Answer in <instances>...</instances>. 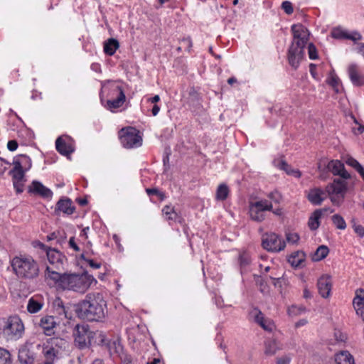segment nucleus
<instances>
[{
    "instance_id": "obj_1",
    "label": "nucleus",
    "mask_w": 364,
    "mask_h": 364,
    "mask_svg": "<svg viewBox=\"0 0 364 364\" xmlns=\"http://www.w3.org/2000/svg\"><path fill=\"white\" fill-rule=\"evenodd\" d=\"M75 311L80 318L102 321L107 314V304L102 294L89 293L75 305Z\"/></svg>"
},
{
    "instance_id": "obj_2",
    "label": "nucleus",
    "mask_w": 364,
    "mask_h": 364,
    "mask_svg": "<svg viewBox=\"0 0 364 364\" xmlns=\"http://www.w3.org/2000/svg\"><path fill=\"white\" fill-rule=\"evenodd\" d=\"M291 31L293 34V41L289 48L288 60L291 66L296 69L304 57V48L308 43L310 33L302 24L292 25Z\"/></svg>"
},
{
    "instance_id": "obj_3",
    "label": "nucleus",
    "mask_w": 364,
    "mask_h": 364,
    "mask_svg": "<svg viewBox=\"0 0 364 364\" xmlns=\"http://www.w3.org/2000/svg\"><path fill=\"white\" fill-rule=\"evenodd\" d=\"M11 266L13 272L20 279L33 281L40 274L39 265L31 257L15 256L11 260Z\"/></svg>"
},
{
    "instance_id": "obj_4",
    "label": "nucleus",
    "mask_w": 364,
    "mask_h": 364,
    "mask_svg": "<svg viewBox=\"0 0 364 364\" xmlns=\"http://www.w3.org/2000/svg\"><path fill=\"white\" fill-rule=\"evenodd\" d=\"M93 282H97L93 276L87 272L81 274L64 273L62 289L84 293Z\"/></svg>"
},
{
    "instance_id": "obj_5",
    "label": "nucleus",
    "mask_w": 364,
    "mask_h": 364,
    "mask_svg": "<svg viewBox=\"0 0 364 364\" xmlns=\"http://www.w3.org/2000/svg\"><path fill=\"white\" fill-rule=\"evenodd\" d=\"M4 323L3 332L9 339L16 340L22 336L24 326L18 316H10Z\"/></svg>"
},
{
    "instance_id": "obj_6",
    "label": "nucleus",
    "mask_w": 364,
    "mask_h": 364,
    "mask_svg": "<svg viewBox=\"0 0 364 364\" xmlns=\"http://www.w3.org/2000/svg\"><path fill=\"white\" fill-rule=\"evenodd\" d=\"M120 141L123 146L126 148H133L141 146L142 139L136 129L128 127L121 129Z\"/></svg>"
},
{
    "instance_id": "obj_7",
    "label": "nucleus",
    "mask_w": 364,
    "mask_h": 364,
    "mask_svg": "<svg viewBox=\"0 0 364 364\" xmlns=\"http://www.w3.org/2000/svg\"><path fill=\"white\" fill-rule=\"evenodd\" d=\"M14 168L9 171L12 177L14 187L17 193L23 191L24 184L26 181L25 178V171L21 168V165L18 161H13Z\"/></svg>"
},
{
    "instance_id": "obj_8",
    "label": "nucleus",
    "mask_w": 364,
    "mask_h": 364,
    "mask_svg": "<svg viewBox=\"0 0 364 364\" xmlns=\"http://www.w3.org/2000/svg\"><path fill=\"white\" fill-rule=\"evenodd\" d=\"M262 245L265 250L271 252H280L286 247L285 241L275 233L267 234L262 239Z\"/></svg>"
},
{
    "instance_id": "obj_9",
    "label": "nucleus",
    "mask_w": 364,
    "mask_h": 364,
    "mask_svg": "<svg viewBox=\"0 0 364 364\" xmlns=\"http://www.w3.org/2000/svg\"><path fill=\"white\" fill-rule=\"evenodd\" d=\"M90 331L87 325H76L73 336L75 345L80 349L89 347Z\"/></svg>"
},
{
    "instance_id": "obj_10",
    "label": "nucleus",
    "mask_w": 364,
    "mask_h": 364,
    "mask_svg": "<svg viewBox=\"0 0 364 364\" xmlns=\"http://www.w3.org/2000/svg\"><path fill=\"white\" fill-rule=\"evenodd\" d=\"M33 348L32 343H26L19 349L18 358L21 364H34L36 355Z\"/></svg>"
},
{
    "instance_id": "obj_11",
    "label": "nucleus",
    "mask_w": 364,
    "mask_h": 364,
    "mask_svg": "<svg viewBox=\"0 0 364 364\" xmlns=\"http://www.w3.org/2000/svg\"><path fill=\"white\" fill-rule=\"evenodd\" d=\"M47 257L50 263L49 266L55 267L56 269H63V262L66 258L60 252L55 249L50 248L47 251Z\"/></svg>"
},
{
    "instance_id": "obj_12",
    "label": "nucleus",
    "mask_w": 364,
    "mask_h": 364,
    "mask_svg": "<svg viewBox=\"0 0 364 364\" xmlns=\"http://www.w3.org/2000/svg\"><path fill=\"white\" fill-rule=\"evenodd\" d=\"M347 191V183L340 178L334 179L333 182L328 184L326 187V191L328 196L331 195H342V198H344V195Z\"/></svg>"
},
{
    "instance_id": "obj_13",
    "label": "nucleus",
    "mask_w": 364,
    "mask_h": 364,
    "mask_svg": "<svg viewBox=\"0 0 364 364\" xmlns=\"http://www.w3.org/2000/svg\"><path fill=\"white\" fill-rule=\"evenodd\" d=\"M28 192L35 195H38L44 198H50L53 192L48 188L44 186L41 182L33 181L28 186Z\"/></svg>"
},
{
    "instance_id": "obj_14",
    "label": "nucleus",
    "mask_w": 364,
    "mask_h": 364,
    "mask_svg": "<svg viewBox=\"0 0 364 364\" xmlns=\"http://www.w3.org/2000/svg\"><path fill=\"white\" fill-rule=\"evenodd\" d=\"M113 92L117 93L116 99L109 100L107 102V109H109L111 111H112L114 109L120 107L124 104L126 100V96L121 86H114Z\"/></svg>"
},
{
    "instance_id": "obj_15",
    "label": "nucleus",
    "mask_w": 364,
    "mask_h": 364,
    "mask_svg": "<svg viewBox=\"0 0 364 364\" xmlns=\"http://www.w3.org/2000/svg\"><path fill=\"white\" fill-rule=\"evenodd\" d=\"M327 192L319 188H314L309 191L307 198L311 203L315 205H319L327 197Z\"/></svg>"
},
{
    "instance_id": "obj_16",
    "label": "nucleus",
    "mask_w": 364,
    "mask_h": 364,
    "mask_svg": "<svg viewBox=\"0 0 364 364\" xmlns=\"http://www.w3.org/2000/svg\"><path fill=\"white\" fill-rule=\"evenodd\" d=\"M327 168L331 171L333 175L340 176L343 179L350 178V175L346 171L344 164L340 161H331L328 165Z\"/></svg>"
},
{
    "instance_id": "obj_17",
    "label": "nucleus",
    "mask_w": 364,
    "mask_h": 364,
    "mask_svg": "<svg viewBox=\"0 0 364 364\" xmlns=\"http://www.w3.org/2000/svg\"><path fill=\"white\" fill-rule=\"evenodd\" d=\"M60 269H56L51 266H47L45 271V277L46 279L53 281V284L62 288L64 274L58 272Z\"/></svg>"
},
{
    "instance_id": "obj_18",
    "label": "nucleus",
    "mask_w": 364,
    "mask_h": 364,
    "mask_svg": "<svg viewBox=\"0 0 364 364\" xmlns=\"http://www.w3.org/2000/svg\"><path fill=\"white\" fill-rule=\"evenodd\" d=\"M318 293L323 298H328L331 291V281L329 276H322L317 283Z\"/></svg>"
},
{
    "instance_id": "obj_19",
    "label": "nucleus",
    "mask_w": 364,
    "mask_h": 364,
    "mask_svg": "<svg viewBox=\"0 0 364 364\" xmlns=\"http://www.w3.org/2000/svg\"><path fill=\"white\" fill-rule=\"evenodd\" d=\"M348 73L353 85L359 87L364 85V76L359 72L356 64H350L348 66Z\"/></svg>"
},
{
    "instance_id": "obj_20",
    "label": "nucleus",
    "mask_w": 364,
    "mask_h": 364,
    "mask_svg": "<svg viewBox=\"0 0 364 364\" xmlns=\"http://www.w3.org/2000/svg\"><path fill=\"white\" fill-rule=\"evenodd\" d=\"M75 208L73 205L72 200L68 198H60L55 205V212H62L67 215H71L74 213Z\"/></svg>"
},
{
    "instance_id": "obj_21",
    "label": "nucleus",
    "mask_w": 364,
    "mask_h": 364,
    "mask_svg": "<svg viewBox=\"0 0 364 364\" xmlns=\"http://www.w3.org/2000/svg\"><path fill=\"white\" fill-rule=\"evenodd\" d=\"M68 136H59L55 141V148L57 151L63 156H68L74 151L73 148L70 144L66 142Z\"/></svg>"
},
{
    "instance_id": "obj_22",
    "label": "nucleus",
    "mask_w": 364,
    "mask_h": 364,
    "mask_svg": "<svg viewBox=\"0 0 364 364\" xmlns=\"http://www.w3.org/2000/svg\"><path fill=\"white\" fill-rule=\"evenodd\" d=\"M353 306L356 314L360 316L364 321V290L359 289L356 291V295L353 299Z\"/></svg>"
},
{
    "instance_id": "obj_23",
    "label": "nucleus",
    "mask_w": 364,
    "mask_h": 364,
    "mask_svg": "<svg viewBox=\"0 0 364 364\" xmlns=\"http://www.w3.org/2000/svg\"><path fill=\"white\" fill-rule=\"evenodd\" d=\"M107 340L105 334L100 331H90L89 346L91 345H107Z\"/></svg>"
},
{
    "instance_id": "obj_24",
    "label": "nucleus",
    "mask_w": 364,
    "mask_h": 364,
    "mask_svg": "<svg viewBox=\"0 0 364 364\" xmlns=\"http://www.w3.org/2000/svg\"><path fill=\"white\" fill-rule=\"evenodd\" d=\"M326 208L316 210L309 218L308 225L311 230H316L320 225L319 219L321 218L322 213L326 211Z\"/></svg>"
},
{
    "instance_id": "obj_25",
    "label": "nucleus",
    "mask_w": 364,
    "mask_h": 364,
    "mask_svg": "<svg viewBox=\"0 0 364 364\" xmlns=\"http://www.w3.org/2000/svg\"><path fill=\"white\" fill-rule=\"evenodd\" d=\"M119 47V43L114 38H109L104 43V51L108 55H112Z\"/></svg>"
},
{
    "instance_id": "obj_26",
    "label": "nucleus",
    "mask_w": 364,
    "mask_h": 364,
    "mask_svg": "<svg viewBox=\"0 0 364 364\" xmlns=\"http://www.w3.org/2000/svg\"><path fill=\"white\" fill-rule=\"evenodd\" d=\"M280 349L278 342L275 339H269L265 342L264 353L267 355H274Z\"/></svg>"
},
{
    "instance_id": "obj_27",
    "label": "nucleus",
    "mask_w": 364,
    "mask_h": 364,
    "mask_svg": "<svg viewBox=\"0 0 364 364\" xmlns=\"http://www.w3.org/2000/svg\"><path fill=\"white\" fill-rule=\"evenodd\" d=\"M55 324V318L52 316H46L41 318L39 325L46 331H50Z\"/></svg>"
},
{
    "instance_id": "obj_28",
    "label": "nucleus",
    "mask_w": 364,
    "mask_h": 364,
    "mask_svg": "<svg viewBox=\"0 0 364 364\" xmlns=\"http://www.w3.org/2000/svg\"><path fill=\"white\" fill-rule=\"evenodd\" d=\"M250 215L251 218L257 222H262L264 220V211L252 205H250Z\"/></svg>"
},
{
    "instance_id": "obj_29",
    "label": "nucleus",
    "mask_w": 364,
    "mask_h": 364,
    "mask_svg": "<svg viewBox=\"0 0 364 364\" xmlns=\"http://www.w3.org/2000/svg\"><path fill=\"white\" fill-rule=\"evenodd\" d=\"M338 364H354L353 356L348 351H343L337 355Z\"/></svg>"
},
{
    "instance_id": "obj_30",
    "label": "nucleus",
    "mask_w": 364,
    "mask_h": 364,
    "mask_svg": "<svg viewBox=\"0 0 364 364\" xmlns=\"http://www.w3.org/2000/svg\"><path fill=\"white\" fill-rule=\"evenodd\" d=\"M14 161H18L21 165V168L25 171H28L31 167V160L26 155L21 154L14 158Z\"/></svg>"
},
{
    "instance_id": "obj_31",
    "label": "nucleus",
    "mask_w": 364,
    "mask_h": 364,
    "mask_svg": "<svg viewBox=\"0 0 364 364\" xmlns=\"http://www.w3.org/2000/svg\"><path fill=\"white\" fill-rule=\"evenodd\" d=\"M346 163L355 169L364 180V167L356 159L353 157H349L346 161Z\"/></svg>"
},
{
    "instance_id": "obj_32",
    "label": "nucleus",
    "mask_w": 364,
    "mask_h": 364,
    "mask_svg": "<svg viewBox=\"0 0 364 364\" xmlns=\"http://www.w3.org/2000/svg\"><path fill=\"white\" fill-rule=\"evenodd\" d=\"M328 252L329 250L326 245H321L316 249L313 259L314 261H320L324 259L328 255Z\"/></svg>"
},
{
    "instance_id": "obj_33",
    "label": "nucleus",
    "mask_w": 364,
    "mask_h": 364,
    "mask_svg": "<svg viewBox=\"0 0 364 364\" xmlns=\"http://www.w3.org/2000/svg\"><path fill=\"white\" fill-rule=\"evenodd\" d=\"M304 255L303 252H296L289 257V262L292 267H298L304 261Z\"/></svg>"
},
{
    "instance_id": "obj_34",
    "label": "nucleus",
    "mask_w": 364,
    "mask_h": 364,
    "mask_svg": "<svg viewBox=\"0 0 364 364\" xmlns=\"http://www.w3.org/2000/svg\"><path fill=\"white\" fill-rule=\"evenodd\" d=\"M229 193L228 187L225 184H220L216 191V200H224L228 198Z\"/></svg>"
},
{
    "instance_id": "obj_35",
    "label": "nucleus",
    "mask_w": 364,
    "mask_h": 364,
    "mask_svg": "<svg viewBox=\"0 0 364 364\" xmlns=\"http://www.w3.org/2000/svg\"><path fill=\"white\" fill-rule=\"evenodd\" d=\"M43 304L41 302L35 300L33 298L29 299L27 310L31 313L34 314L39 311L42 309Z\"/></svg>"
},
{
    "instance_id": "obj_36",
    "label": "nucleus",
    "mask_w": 364,
    "mask_h": 364,
    "mask_svg": "<svg viewBox=\"0 0 364 364\" xmlns=\"http://www.w3.org/2000/svg\"><path fill=\"white\" fill-rule=\"evenodd\" d=\"M278 166L289 175H292L296 178L301 176V172L299 170L292 169L285 161H280Z\"/></svg>"
},
{
    "instance_id": "obj_37",
    "label": "nucleus",
    "mask_w": 364,
    "mask_h": 364,
    "mask_svg": "<svg viewBox=\"0 0 364 364\" xmlns=\"http://www.w3.org/2000/svg\"><path fill=\"white\" fill-rule=\"evenodd\" d=\"M333 224L339 230H345L346 228V223L343 218L338 215L335 214L331 218Z\"/></svg>"
},
{
    "instance_id": "obj_38",
    "label": "nucleus",
    "mask_w": 364,
    "mask_h": 364,
    "mask_svg": "<svg viewBox=\"0 0 364 364\" xmlns=\"http://www.w3.org/2000/svg\"><path fill=\"white\" fill-rule=\"evenodd\" d=\"M251 205L253 206L261 209L263 211L265 210H272V204L271 202L268 201L267 200H261L259 201H256L255 203H252Z\"/></svg>"
},
{
    "instance_id": "obj_39",
    "label": "nucleus",
    "mask_w": 364,
    "mask_h": 364,
    "mask_svg": "<svg viewBox=\"0 0 364 364\" xmlns=\"http://www.w3.org/2000/svg\"><path fill=\"white\" fill-rule=\"evenodd\" d=\"M54 305L57 308L56 309L58 311L59 314H63L65 318H70L68 309L63 305V302L60 299L58 298L57 299H55L54 301Z\"/></svg>"
},
{
    "instance_id": "obj_40",
    "label": "nucleus",
    "mask_w": 364,
    "mask_h": 364,
    "mask_svg": "<svg viewBox=\"0 0 364 364\" xmlns=\"http://www.w3.org/2000/svg\"><path fill=\"white\" fill-rule=\"evenodd\" d=\"M348 32L341 28H336L331 32V36L336 39H348Z\"/></svg>"
},
{
    "instance_id": "obj_41",
    "label": "nucleus",
    "mask_w": 364,
    "mask_h": 364,
    "mask_svg": "<svg viewBox=\"0 0 364 364\" xmlns=\"http://www.w3.org/2000/svg\"><path fill=\"white\" fill-rule=\"evenodd\" d=\"M239 262L242 269H245L251 262V259L248 253L242 252L239 256Z\"/></svg>"
},
{
    "instance_id": "obj_42",
    "label": "nucleus",
    "mask_w": 364,
    "mask_h": 364,
    "mask_svg": "<svg viewBox=\"0 0 364 364\" xmlns=\"http://www.w3.org/2000/svg\"><path fill=\"white\" fill-rule=\"evenodd\" d=\"M162 212L166 216V220H175L177 216V213L175 212L174 208L171 205H166L163 208Z\"/></svg>"
},
{
    "instance_id": "obj_43",
    "label": "nucleus",
    "mask_w": 364,
    "mask_h": 364,
    "mask_svg": "<svg viewBox=\"0 0 364 364\" xmlns=\"http://www.w3.org/2000/svg\"><path fill=\"white\" fill-rule=\"evenodd\" d=\"M11 355L8 350L0 348V364H9Z\"/></svg>"
},
{
    "instance_id": "obj_44",
    "label": "nucleus",
    "mask_w": 364,
    "mask_h": 364,
    "mask_svg": "<svg viewBox=\"0 0 364 364\" xmlns=\"http://www.w3.org/2000/svg\"><path fill=\"white\" fill-rule=\"evenodd\" d=\"M251 314L254 316L255 317V321L258 323L259 325H260L262 323H263L264 321H265V318L262 314V313L261 312L260 310H259L257 308H255Z\"/></svg>"
},
{
    "instance_id": "obj_45",
    "label": "nucleus",
    "mask_w": 364,
    "mask_h": 364,
    "mask_svg": "<svg viewBox=\"0 0 364 364\" xmlns=\"http://www.w3.org/2000/svg\"><path fill=\"white\" fill-rule=\"evenodd\" d=\"M351 223H353V228L355 232L359 237H363L364 236V227L361 225H357L354 218L351 220Z\"/></svg>"
},
{
    "instance_id": "obj_46",
    "label": "nucleus",
    "mask_w": 364,
    "mask_h": 364,
    "mask_svg": "<svg viewBox=\"0 0 364 364\" xmlns=\"http://www.w3.org/2000/svg\"><path fill=\"white\" fill-rule=\"evenodd\" d=\"M308 53L310 59L315 60L318 58L317 50L313 43H309L308 45Z\"/></svg>"
},
{
    "instance_id": "obj_47",
    "label": "nucleus",
    "mask_w": 364,
    "mask_h": 364,
    "mask_svg": "<svg viewBox=\"0 0 364 364\" xmlns=\"http://www.w3.org/2000/svg\"><path fill=\"white\" fill-rule=\"evenodd\" d=\"M328 82L329 85H331L336 92H338V86L340 83V80L339 78L335 75H332L328 80Z\"/></svg>"
},
{
    "instance_id": "obj_48",
    "label": "nucleus",
    "mask_w": 364,
    "mask_h": 364,
    "mask_svg": "<svg viewBox=\"0 0 364 364\" xmlns=\"http://www.w3.org/2000/svg\"><path fill=\"white\" fill-rule=\"evenodd\" d=\"M362 35L358 31H353L351 33H348V40H351L354 43L362 40Z\"/></svg>"
},
{
    "instance_id": "obj_49",
    "label": "nucleus",
    "mask_w": 364,
    "mask_h": 364,
    "mask_svg": "<svg viewBox=\"0 0 364 364\" xmlns=\"http://www.w3.org/2000/svg\"><path fill=\"white\" fill-rule=\"evenodd\" d=\"M282 8L284 9V11L287 14H291L293 13V6L290 1H285L282 4Z\"/></svg>"
},
{
    "instance_id": "obj_50",
    "label": "nucleus",
    "mask_w": 364,
    "mask_h": 364,
    "mask_svg": "<svg viewBox=\"0 0 364 364\" xmlns=\"http://www.w3.org/2000/svg\"><path fill=\"white\" fill-rule=\"evenodd\" d=\"M268 198L276 203H279L282 199L281 195L277 191L271 192L268 195Z\"/></svg>"
},
{
    "instance_id": "obj_51",
    "label": "nucleus",
    "mask_w": 364,
    "mask_h": 364,
    "mask_svg": "<svg viewBox=\"0 0 364 364\" xmlns=\"http://www.w3.org/2000/svg\"><path fill=\"white\" fill-rule=\"evenodd\" d=\"M286 237H287V240L289 242H291V243H296L299 239V236L297 233H287L286 235Z\"/></svg>"
},
{
    "instance_id": "obj_52",
    "label": "nucleus",
    "mask_w": 364,
    "mask_h": 364,
    "mask_svg": "<svg viewBox=\"0 0 364 364\" xmlns=\"http://www.w3.org/2000/svg\"><path fill=\"white\" fill-rule=\"evenodd\" d=\"M329 196L331 198V202L336 205H340L343 200L342 195H331Z\"/></svg>"
},
{
    "instance_id": "obj_53",
    "label": "nucleus",
    "mask_w": 364,
    "mask_h": 364,
    "mask_svg": "<svg viewBox=\"0 0 364 364\" xmlns=\"http://www.w3.org/2000/svg\"><path fill=\"white\" fill-rule=\"evenodd\" d=\"M265 331H272L273 328H274V325L273 323L271 322V321L269 320H267L265 319V321H264L263 323H262L260 325H259Z\"/></svg>"
},
{
    "instance_id": "obj_54",
    "label": "nucleus",
    "mask_w": 364,
    "mask_h": 364,
    "mask_svg": "<svg viewBox=\"0 0 364 364\" xmlns=\"http://www.w3.org/2000/svg\"><path fill=\"white\" fill-rule=\"evenodd\" d=\"M81 257L85 260L86 261L89 265L93 268V269H99L100 267H101V264L100 263H97V262H95L93 259H87L85 257L84 255H82Z\"/></svg>"
},
{
    "instance_id": "obj_55",
    "label": "nucleus",
    "mask_w": 364,
    "mask_h": 364,
    "mask_svg": "<svg viewBox=\"0 0 364 364\" xmlns=\"http://www.w3.org/2000/svg\"><path fill=\"white\" fill-rule=\"evenodd\" d=\"M18 142L16 140H10L7 143V148L11 151H14L18 148Z\"/></svg>"
},
{
    "instance_id": "obj_56",
    "label": "nucleus",
    "mask_w": 364,
    "mask_h": 364,
    "mask_svg": "<svg viewBox=\"0 0 364 364\" xmlns=\"http://www.w3.org/2000/svg\"><path fill=\"white\" fill-rule=\"evenodd\" d=\"M69 246L73 248L75 251L78 252L80 250L79 247L75 242L74 237H72L69 240Z\"/></svg>"
},
{
    "instance_id": "obj_57",
    "label": "nucleus",
    "mask_w": 364,
    "mask_h": 364,
    "mask_svg": "<svg viewBox=\"0 0 364 364\" xmlns=\"http://www.w3.org/2000/svg\"><path fill=\"white\" fill-rule=\"evenodd\" d=\"M9 164V162H6L3 159L0 158V175L3 174L6 170V167L5 166V164Z\"/></svg>"
},
{
    "instance_id": "obj_58",
    "label": "nucleus",
    "mask_w": 364,
    "mask_h": 364,
    "mask_svg": "<svg viewBox=\"0 0 364 364\" xmlns=\"http://www.w3.org/2000/svg\"><path fill=\"white\" fill-rule=\"evenodd\" d=\"M146 193L148 195H163V193L160 192L158 189L156 188H147L146 190Z\"/></svg>"
},
{
    "instance_id": "obj_59",
    "label": "nucleus",
    "mask_w": 364,
    "mask_h": 364,
    "mask_svg": "<svg viewBox=\"0 0 364 364\" xmlns=\"http://www.w3.org/2000/svg\"><path fill=\"white\" fill-rule=\"evenodd\" d=\"M290 358L289 357H282L277 359V364H289Z\"/></svg>"
},
{
    "instance_id": "obj_60",
    "label": "nucleus",
    "mask_w": 364,
    "mask_h": 364,
    "mask_svg": "<svg viewBox=\"0 0 364 364\" xmlns=\"http://www.w3.org/2000/svg\"><path fill=\"white\" fill-rule=\"evenodd\" d=\"M182 43L186 46L188 51H190L192 47V42L190 38H183Z\"/></svg>"
},
{
    "instance_id": "obj_61",
    "label": "nucleus",
    "mask_w": 364,
    "mask_h": 364,
    "mask_svg": "<svg viewBox=\"0 0 364 364\" xmlns=\"http://www.w3.org/2000/svg\"><path fill=\"white\" fill-rule=\"evenodd\" d=\"M316 65L311 63L309 65V70H310V73L311 74V75L314 77V78H316Z\"/></svg>"
},
{
    "instance_id": "obj_62",
    "label": "nucleus",
    "mask_w": 364,
    "mask_h": 364,
    "mask_svg": "<svg viewBox=\"0 0 364 364\" xmlns=\"http://www.w3.org/2000/svg\"><path fill=\"white\" fill-rule=\"evenodd\" d=\"M307 323V320L306 319H301L299 320V321H297L296 323H295V326L296 328L298 327H300V326H304Z\"/></svg>"
},
{
    "instance_id": "obj_63",
    "label": "nucleus",
    "mask_w": 364,
    "mask_h": 364,
    "mask_svg": "<svg viewBox=\"0 0 364 364\" xmlns=\"http://www.w3.org/2000/svg\"><path fill=\"white\" fill-rule=\"evenodd\" d=\"M159 110H160V107L157 105H154L151 109L152 114L154 116L157 115Z\"/></svg>"
},
{
    "instance_id": "obj_64",
    "label": "nucleus",
    "mask_w": 364,
    "mask_h": 364,
    "mask_svg": "<svg viewBox=\"0 0 364 364\" xmlns=\"http://www.w3.org/2000/svg\"><path fill=\"white\" fill-rule=\"evenodd\" d=\"M358 52L360 53L364 58V43L359 44V47L358 48Z\"/></svg>"
}]
</instances>
